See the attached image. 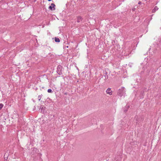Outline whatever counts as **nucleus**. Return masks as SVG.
<instances>
[{
	"label": "nucleus",
	"mask_w": 161,
	"mask_h": 161,
	"mask_svg": "<svg viewBox=\"0 0 161 161\" xmlns=\"http://www.w3.org/2000/svg\"><path fill=\"white\" fill-rule=\"evenodd\" d=\"M125 88L124 87H122L118 90L117 92V94L120 97H121L122 96H124L125 94Z\"/></svg>",
	"instance_id": "nucleus-1"
},
{
	"label": "nucleus",
	"mask_w": 161,
	"mask_h": 161,
	"mask_svg": "<svg viewBox=\"0 0 161 161\" xmlns=\"http://www.w3.org/2000/svg\"><path fill=\"white\" fill-rule=\"evenodd\" d=\"M57 71L58 75H61L62 74V67L61 65H59L58 66Z\"/></svg>",
	"instance_id": "nucleus-2"
},
{
	"label": "nucleus",
	"mask_w": 161,
	"mask_h": 161,
	"mask_svg": "<svg viewBox=\"0 0 161 161\" xmlns=\"http://www.w3.org/2000/svg\"><path fill=\"white\" fill-rule=\"evenodd\" d=\"M55 5L54 3H52L51 4V6L48 7V9L51 10H55Z\"/></svg>",
	"instance_id": "nucleus-3"
},
{
	"label": "nucleus",
	"mask_w": 161,
	"mask_h": 161,
	"mask_svg": "<svg viewBox=\"0 0 161 161\" xmlns=\"http://www.w3.org/2000/svg\"><path fill=\"white\" fill-rule=\"evenodd\" d=\"M106 92L107 94H109V95H111L112 94L113 91L111 90V88H108L106 91Z\"/></svg>",
	"instance_id": "nucleus-4"
},
{
	"label": "nucleus",
	"mask_w": 161,
	"mask_h": 161,
	"mask_svg": "<svg viewBox=\"0 0 161 161\" xmlns=\"http://www.w3.org/2000/svg\"><path fill=\"white\" fill-rule=\"evenodd\" d=\"M82 19L83 18H82V17L79 16L77 17V22L78 23H79L80 21H81L82 20Z\"/></svg>",
	"instance_id": "nucleus-5"
},
{
	"label": "nucleus",
	"mask_w": 161,
	"mask_h": 161,
	"mask_svg": "<svg viewBox=\"0 0 161 161\" xmlns=\"http://www.w3.org/2000/svg\"><path fill=\"white\" fill-rule=\"evenodd\" d=\"M158 9V8L157 6L155 7L152 10L153 13H154Z\"/></svg>",
	"instance_id": "nucleus-6"
},
{
	"label": "nucleus",
	"mask_w": 161,
	"mask_h": 161,
	"mask_svg": "<svg viewBox=\"0 0 161 161\" xmlns=\"http://www.w3.org/2000/svg\"><path fill=\"white\" fill-rule=\"evenodd\" d=\"M55 41L56 42H60V40L59 38L55 37Z\"/></svg>",
	"instance_id": "nucleus-7"
},
{
	"label": "nucleus",
	"mask_w": 161,
	"mask_h": 161,
	"mask_svg": "<svg viewBox=\"0 0 161 161\" xmlns=\"http://www.w3.org/2000/svg\"><path fill=\"white\" fill-rule=\"evenodd\" d=\"M43 106L42 105H41V106H40V108H39V109H41V112H42V109H43Z\"/></svg>",
	"instance_id": "nucleus-8"
},
{
	"label": "nucleus",
	"mask_w": 161,
	"mask_h": 161,
	"mask_svg": "<svg viewBox=\"0 0 161 161\" xmlns=\"http://www.w3.org/2000/svg\"><path fill=\"white\" fill-rule=\"evenodd\" d=\"M3 106V105L2 103L0 104V110L1 109Z\"/></svg>",
	"instance_id": "nucleus-9"
},
{
	"label": "nucleus",
	"mask_w": 161,
	"mask_h": 161,
	"mask_svg": "<svg viewBox=\"0 0 161 161\" xmlns=\"http://www.w3.org/2000/svg\"><path fill=\"white\" fill-rule=\"evenodd\" d=\"M42 94L41 95H39L38 96V100L39 101H40L41 98H42Z\"/></svg>",
	"instance_id": "nucleus-10"
},
{
	"label": "nucleus",
	"mask_w": 161,
	"mask_h": 161,
	"mask_svg": "<svg viewBox=\"0 0 161 161\" xmlns=\"http://www.w3.org/2000/svg\"><path fill=\"white\" fill-rule=\"evenodd\" d=\"M47 92L49 93H51L53 92V91L51 89H48L47 90Z\"/></svg>",
	"instance_id": "nucleus-11"
},
{
	"label": "nucleus",
	"mask_w": 161,
	"mask_h": 161,
	"mask_svg": "<svg viewBox=\"0 0 161 161\" xmlns=\"http://www.w3.org/2000/svg\"><path fill=\"white\" fill-rule=\"evenodd\" d=\"M129 107L130 106L129 105H126L125 107V108H126V109H128Z\"/></svg>",
	"instance_id": "nucleus-12"
},
{
	"label": "nucleus",
	"mask_w": 161,
	"mask_h": 161,
	"mask_svg": "<svg viewBox=\"0 0 161 161\" xmlns=\"http://www.w3.org/2000/svg\"><path fill=\"white\" fill-rule=\"evenodd\" d=\"M128 109H126V108H125V109L124 110V111L125 112H126V111H127Z\"/></svg>",
	"instance_id": "nucleus-13"
},
{
	"label": "nucleus",
	"mask_w": 161,
	"mask_h": 161,
	"mask_svg": "<svg viewBox=\"0 0 161 161\" xmlns=\"http://www.w3.org/2000/svg\"><path fill=\"white\" fill-rule=\"evenodd\" d=\"M142 3V2H141V1H139V2H138V4H141Z\"/></svg>",
	"instance_id": "nucleus-14"
},
{
	"label": "nucleus",
	"mask_w": 161,
	"mask_h": 161,
	"mask_svg": "<svg viewBox=\"0 0 161 161\" xmlns=\"http://www.w3.org/2000/svg\"><path fill=\"white\" fill-rule=\"evenodd\" d=\"M137 118H138V116H136L135 117V119H136V120H137Z\"/></svg>",
	"instance_id": "nucleus-15"
},
{
	"label": "nucleus",
	"mask_w": 161,
	"mask_h": 161,
	"mask_svg": "<svg viewBox=\"0 0 161 161\" xmlns=\"http://www.w3.org/2000/svg\"><path fill=\"white\" fill-rule=\"evenodd\" d=\"M105 79H106V76H105ZM108 78V76H107V78Z\"/></svg>",
	"instance_id": "nucleus-16"
},
{
	"label": "nucleus",
	"mask_w": 161,
	"mask_h": 161,
	"mask_svg": "<svg viewBox=\"0 0 161 161\" xmlns=\"http://www.w3.org/2000/svg\"><path fill=\"white\" fill-rule=\"evenodd\" d=\"M107 73L106 72L105 73L106 75H107Z\"/></svg>",
	"instance_id": "nucleus-17"
}]
</instances>
